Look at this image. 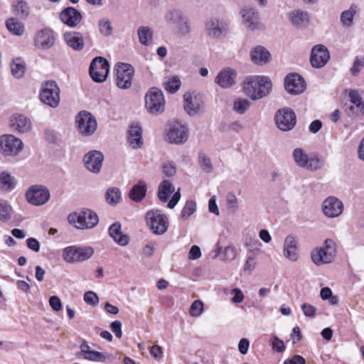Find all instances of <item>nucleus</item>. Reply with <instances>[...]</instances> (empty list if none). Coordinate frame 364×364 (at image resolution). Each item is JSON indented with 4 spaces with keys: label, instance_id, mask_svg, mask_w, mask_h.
<instances>
[{
    "label": "nucleus",
    "instance_id": "obj_24",
    "mask_svg": "<svg viewBox=\"0 0 364 364\" xmlns=\"http://www.w3.org/2000/svg\"><path fill=\"white\" fill-rule=\"evenodd\" d=\"M183 98L184 109L188 114L191 112L198 113L203 111V104L200 97L195 92H186Z\"/></svg>",
    "mask_w": 364,
    "mask_h": 364
},
{
    "label": "nucleus",
    "instance_id": "obj_9",
    "mask_svg": "<svg viewBox=\"0 0 364 364\" xmlns=\"http://www.w3.org/2000/svg\"><path fill=\"white\" fill-rule=\"evenodd\" d=\"M50 198V193L48 188L40 184L31 186L26 192L27 202L35 206L44 205Z\"/></svg>",
    "mask_w": 364,
    "mask_h": 364
},
{
    "label": "nucleus",
    "instance_id": "obj_5",
    "mask_svg": "<svg viewBox=\"0 0 364 364\" xmlns=\"http://www.w3.org/2000/svg\"><path fill=\"white\" fill-rule=\"evenodd\" d=\"M336 254V243L331 239H326L324 246L314 250L311 252V260L317 266L331 263Z\"/></svg>",
    "mask_w": 364,
    "mask_h": 364
},
{
    "label": "nucleus",
    "instance_id": "obj_16",
    "mask_svg": "<svg viewBox=\"0 0 364 364\" xmlns=\"http://www.w3.org/2000/svg\"><path fill=\"white\" fill-rule=\"evenodd\" d=\"M229 24L227 21L212 18L205 23V31L208 35L213 38H220L228 31Z\"/></svg>",
    "mask_w": 364,
    "mask_h": 364
},
{
    "label": "nucleus",
    "instance_id": "obj_33",
    "mask_svg": "<svg viewBox=\"0 0 364 364\" xmlns=\"http://www.w3.org/2000/svg\"><path fill=\"white\" fill-rule=\"evenodd\" d=\"M16 186V179L8 171L0 173V189L3 191L10 192Z\"/></svg>",
    "mask_w": 364,
    "mask_h": 364
},
{
    "label": "nucleus",
    "instance_id": "obj_31",
    "mask_svg": "<svg viewBox=\"0 0 364 364\" xmlns=\"http://www.w3.org/2000/svg\"><path fill=\"white\" fill-rule=\"evenodd\" d=\"M289 16L291 23L297 28L306 27L309 23L310 17L307 11L294 10L291 12Z\"/></svg>",
    "mask_w": 364,
    "mask_h": 364
},
{
    "label": "nucleus",
    "instance_id": "obj_52",
    "mask_svg": "<svg viewBox=\"0 0 364 364\" xmlns=\"http://www.w3.org/2000/svg\"><path fill=\"white\" fill-rule=\"evenodd\" d=\"M181 87V80L177 76L169 79L165 84V89L171 93H175Z\"/></svg>",
    "mask_w": 364,
    "mask_h": 364
},
{
    "label": "nucleus",
    "instance_id": "obj_37",
    "mask_svg": "<svg viewBox=\"0 0 364 364\" xmlns=\"http://www.w3.org/2000/svg\"><path fill=\"white\" fill-rule=\"evenodd\" d=\"M356 9L357 6L352 4L348 10L343 11L341 14L340 20L343 26L350 27L352 26Z\"/></svg>",
    "mask_w": 364,
    "mask_h": 364
},
{
    "label": "nucleus",
    "instance_id": "obj_2",
    "mask_svg": "<svg viewBox=\"0 0 364 364\" xmlns=\"http://www.w3.org/2000/svg\"><path fill=\"white\" fill-rule=\"evenodd\" d=\"M165 132L166 141L170 144L181 145L185 144L189 137L188 127L178 121L168 122Z\"/></svg>",
    "mask_w": 364,
    "mask_h": 364
},
{
    "label": "nucleus",
    "instance_id": "obj_20",
    "mask_svg": "<svg viewBox=\"0 0 364 364\" xmlns=\"http://www.w3.org/2000/svg\"><path fill=\"white\" fill-rule=\"evenodd\" d=\"M104 161V156L102 152L96 150L90 151L83 158L86 168L92 173H99Z\"/></svg>",
    "mask_w": 364,
    "mask_h": 364
},
{
    "label": "nucleus",
    "instance_id": "obj_54",
    "mask_svg": "<svg viewBox=\"0 0 364 364\" xmlns=\"http://www.w3.org/2000/svg\"><path fill=\"white\" fill-rule=\"evenodd\" d=\"M237 256V250L234 246L229 245L226 247L223 250V260L224 261H232Z\"/></svg>",
    "mask_w": 364,
    "mask_h": 364
},
{
    "label": "nucleus",
    "instance_id": "obj_43",
    "mask_svg": "<svg viewBox=\"0 0 364 364\" xmlns=\"http://www.w3.org/2000/svg\"><path fill=\"white\" fill-rule=\"evenodd\" d=\"M348 95L350 102L356 107L357 111L364 113V101L359 92L356 90H350Z\"/></svg>",
    "mask_w": 364,
    "mask_h": 364
},
{
    "label": "nucleus",
    "instance_id": "obj_53",
    "mask_svg": "<svg viewBox=\"0 0 364 364\" xmlns=\"http://www.w3.org/2000/svg\"><path fill=\"white\" fill-rule=\"evenodd\" d=\"M270 344L273 350L278 353H282L285 350L286 347L283 341L279 338L277 336H274L270 339Z\"/></svg>",
    "mask_w": 364,
    "mask_h": 364
},
{
    "label": "nucleus",
    "instance_id": "obj_64",
    "mask_svg": "<svg viewBox=\"0 0 364 364\" xmlns=\"http://www.w3.org/2000/svg\"><path fill=\"white\" fill-rule=\"evenodd\" d=\"M305 359L299 355L293 356L290 359L284 360V364H305Z\"/></svg>",
    "mask_w": 364,
    "mask_h": 364
},
{
    "label": "nucleus",
    "instance_id": "obj_55",
    "mask_svg": "<svg viewBox=\"0 0 364 364\" xmlns=\"http://www.w3.org/2000/svg\"><path fill=\"white\" fill-rule=\"evenodd\" d=\"M364 68V57L360 58L356 57L353 65L350 69L353 75L356 76L359 74L360 70Z\"/></svg>",
    "mask_w": 364,
    "mask_h": 364
},
{
    "label": "nucleus",
    "instance_id": "obj_35",
    "mask_svg": "<svg viewBox=\"0 0 364 364\" xmlns=\"http://www.w3.org/2000/svg\"><path fill=\"white\" fill-rule=\"evenodd\" d=\"M173 27L180 36H187L191 32V23L184 14L181 17L178 23H176Z\"/></svg>",
    "mask_w": 364,
    "mask_h": 364
},
{
    "label": "nucleus",
    "instance_id": "obj_23",
    "mask_svg": "<svg viewBox=\"0 0 364 364\" xmlns=\"http://www.w3.org/2000/svg\"><path fill=\"white\" fill-rule=\"evenodd\" d=\"M283 253L284 257L291 262L299 259V242L296 237L289 235L284 241Z\"/></svg>",
    "mask_w": 364,
    "mask_h": 364
},
{
    "label": "nucleus",
    "instance_id": "obj_8",
    "mask_svg": "<svg viewBox=\"0 0 364 364\" xmlns=\"http://www.w3.org/2000/svg\"><path fill=\"white\" fill-rule=\"evenodd\" d=\"M22 141L12 134L0 136V151L5 156H14L23 149Z\"/></svg>",
    "mask_w": 364,
    "mask_h": 364
},
{
    "label": "nucleus",
    "instance_id": "obj_22",
    "mask_svg": "<svg viewBox=\"0 0 364 364\" xmlns=\"http://www.w3.org/2000/svg\"><path fill=\"white\" fill-rule=\"evenodd\" d=\"M9 127L14 132L23 134L31 129L32 122L26 115H12L9 119Z\"/></svg>",
    "mask_w": 364,
    "mask_h": 364
},
{
    "label": "nucleus",
    "instance_id": "obj_32",
    "mask_svg": "<svg viewBox=\"0 0 364 364\" xmlns=\"http://www.w3.org/2000/svg\"><path fill=\"white\" fill-rule=\"evenodd\" d=\"M174 191L175 188L172 183L169 180H164L159 186L158 198L161 202L166 203Z\"/></svg>",
    "mask_w": 364,
    "mask_h": 364
},
{
    "label": "nucleus",
    "instance_id": "obj_18",
    "mask_svg": "<svg viewBox=\"0 0 364 364\" xmlns=\"http://www.w3.org/2000/svg\"><path fill=\"white\" fill-rule=\"evenodd\" d=\"M241 14L244 23L252 31L264 29V26L259 21V14L255 9L245 7L242 10Z\"/></svg>",
    "mask_w": 364,
    "mask_h": 364
},
{
    "label": "nucleus",
    "instance_id": "obj_36",
    "mask_svg": "<svg viewBox=\"0 0 364 364\" xmlns=\"http://www.w3.org/2000/svg\"><path fill=\"white\" fill-rule=\"evenodd\" d=\"M83 357L85 359L97 362H105L107 360L112 361L114 359V356L112 354L101 353L95 350H90L87 352L83 355Z\"/></svg>",
    "mask_w": 364,
    "mask_h": 364
},
{
    "label": "nucleus",
    "instance_id": "obj_56",
    "mask_svg": "<svg viewBox=\"0 0 364 364\" xmlns=\"http://www.w3.org/2000/svg\"><path fill=\"white\" fill-rule=\"evenodd\" d=\"M255 259L256 258L255 256L248 257L243 267V271L245 273L250 274L255 269V268L257 266V262L255 261Z\"/></svg>",
    "mask_w": 364,
    "mask_h": 364
},
{
    "label": "nucleus",
    "instance_id": "obj_28",
    "mask_svg": "<svg viewBox=\"0 0 364 364\" xmlns=\"http://www.w3.org/2000/svg\"><path fill=\"white\" fill-rule=\"evenodd\" d=\"M250 58L255 64L264 65L269 63L271 54L264 47L257 46L251 50Z\"/></svg>",
    "mask_w": 364,
    "mask_h": 364
},
{
    "label": "nucleus",
    "instance_id": "obj_4",
    "mask_svg": "<svg viewBox=\"0 0 364 364\" xmlns=\"http://www.w3.org/2000/svg\"><path fill=\"white\" fill-rule=\"evenodd\" d=\"M146 221L154 234L161 235L168 228L169 223L166 215L159 210L152 209L146 213Z\"/></svg>",
    "mask_w": 364,
    "mask_h": 364
},
{
    "label": "nucleus",
    "instance_id": "obj_11",
    "mask_svg": "<svg viewBox=\"0 0 364 364\" xmlns=\"http://www.w3.org/2000/svg\"><path fill=\"white\" fill-rule=\"evenodd\" d=\"M109 70L108 61L102 57H96L90 63L89 73L95 82H102L107 79Z\"/></svg>",
    "mask_w": 364,
    "mask_h": 364
},
{
    "label": "nucleus",
    "instance_id": "obj_62",
    "mask_svg": "<svg viewBox=\"0 0 364 364\" xmlns=\"http://www.w3.org/2000/svg\"><path fill=\"white\" fill-rule=\"evenodd\" d=\"M227 202L228 204V209L231 210L232 212L237 210L238 208L237 198L235 195H228L227 198Z\"/></svg>",
    "mask_w": 364,
    "mask_h": 364
},
{
    "label": "nucleus",
    "instance_id": "obj_19",
    "mask_svg": "<svg viewBox=\"0 0 364 364\" xmlns=\"http://www.w3.org/2000/svg\"><path fill=\"white\" fill-rule=\"evenodd\" d=\"M329 59L328 50L324 46L316 45L312 48L310 62L314 68H320L323 67Z\"/></svg>",
    "mask_w": 364,
    "mask_h": 364
},
{
    "label": "nucleus",
    "instance_id": "obj_1",
    "mask_svg": "<svg viewBox=\"0 0 364 364\" xmlns=\"http://www.w3.org/2000/svg\"><path fill=\"white\" fill-rule=\"evenodd\" d=\"M271 87V81L267 77H247L242 84L244 92L252 100H258L266 96L269 94Z\"/></svg>",
    "mask_w": 364,
    "mask_h": 364
},
{
    "label": "nucleus",
    "instance_id": "obj_3",
    "mask_svg": "<svg viewBox=\"0 0 364 364\" xmlns=\"http://www.w3.org/2000/svg\"><path fill=\"white\" fill-rule=\"evenodd\" d=\"M68 221L76 228L84 230L95 227L99 218L97 215L90 209H84L79 213H73L68 215Z\"/></svg>",
    "mask_w": 364,
    "mask_h": 364
},
{
    "label": "nucleus",
    "instance_id": "obj_34",
    "mask_svg": "<svg viewBox=\"0 0 364 364\" xmlns=\"http://www.w3.org/2000/svg\"><path fill=\"white\" fill-rule=\"evenodd\" d=\"M146 193V183L144 182L139 181L137 184L133 186L130 191L129 197L132 200L139 202L145 197Z\"/></svg>",
    "mask_w": 364,
    "mask_h": 364
},
{
    "label": "nucleus",
    "instance_id": "obj_17",
    "mask_svg": "<svg viewBox=\"0 0 364 364\" xmlns=\"http://www.w3.org/2000/svg\"><path fill=\"white\" fill-rule=\"evenodd\" d=\"M127 143L133 149H139L144 145L142 128L139 122H132L127 130Z\"/></svg>",
    "mask_w": 364,
    "mask_h": 364
},
{
    "label": "nucleus",
    "instance_id": "obj_21",
    "mask_svg": "<svg viewBox=\"0 0 364 364\" xmlns=\"http://www.w3.org/2000/svg\"><path fill=\"white\" fill-rule=\"evenodd\" d=\"M322 210L328 218H336L343 210V203L336 197H329L323 202Z\"/></svg>",
    "mask_w": 364,
    "mask_h": 364
},
{
    "label": "nucleus",
    "instance_id": "obj_15",
    "mask_svg": "<svg viewBox=\"0 0 364 364\" xmlns=\"http://www.w3.org/2000/svg\"><path fill=\"white\" fill-rule=\"evenodd\" d=\"M75 123L77 131L84 136L92 135L97 127V120L94 115H77Z\"/></svg>",
    "mask_w": 364,
    "mask_h": 364
},
{
    "label": "nucleus",
    "instance_id": "obj_30",
    "mask_svg": "<svg viewBox=\"0 0 364 364\" xmlns=\"http://www.w3.org/2000/svg\"><path fill=\"white\" fill-rule=\"evenodd\" d=\"M274 122L281 131L288 132L291 130L296 124V115H275Z\"/></svg>",
    "mask_w": 364,
    "mask_h": 364
},
{
    "label": "nucleus",
    "instance_id": "obj_57",
    "mask_svg": "<svg viewBox=\"0 0 364 364\" xmlns=\"http://www.w3.org/2000/svg\"><path fill=\"white\" fill-rule=\"evenodd\" d=\"M84 301L89 305L95 306L98 304L99 298L93 291H87L84 294Z\"/></svg>",
    "mask_w": 364,
    "mask_h": 364
},
{
    "label": "nucleus",
    "instance_id": "obj_45",
    "mask_svg": "<svg viewBox=\"0 0 364 364\" xmlns=\"http://www.w3.org/2000/svg\"><path fill=\"white\" fill-rule=\"evenodd\" d=\"M14 12L21 18L27 17L30 13L28 3L24 1H18L14 5Z\"/></svg>",
    "mask_w": 364,
    "mask_h": 364
},
{
    "label": "nucleus",
    "instance_id": "obj_39",
    "mask_svg": "<svg viewBox=\"0 0 364 364\" xmlns=\"http://www.w3.org/2000/svg\"><path fill=\"white\" fill-rule=\"evenodd\" d=\"M6 26L8 30L14 35L21 36L24 32L23 24L17 18H11L6 21Z\"/></svg>",
    "mask_w": 364,
    "mask_h": 364
},
{
    "label": "nucleus",
    "instance_id": "obj_49",
    "mask_svg": "<svg viewBox=\"0 0 364 364\" xmlns=\"http://www.w3.org/2000/svg\"><path fill=\"white\" fill-rule=\"evenodd\" d=\"M11 207L6 201L0 202V220L7 221L11 218Z\"/></svg>",
    "mask_w": 364,
    "mask_h": 364
},
{
    "label": "nucleus",
    "instance_id": "obj_59",
    "mask_svg": "<svg viewBox=\"0 0 364 364\" xmlns=\"http://www.w3.org/2000/svg\"><path fill=\"white\" fill-rule=\"evenodd\" d=\"M231 294L233 295L232 298V301L235 304H240L241 302H242V301L244 300V294L242 293V291L238 289V288H235L232 290V292Z\"/></svg>",
    "mask_w": 364,
    "mask_h": 364
},
{
    "label": "nucleus",
    "instance_id": "obj_46",
    "mask_svg": "<svg viewBox=\"0 0 364 364\" xmlns=\"http://www.w3.org/2000/svg\"><path fill=\"white\" fill-rule=\"evenodd\" d=\"M198 164L201 169L205 173L212 172L213 167L210 158L203 152L198 154Z\"/></svg>",
    "mask_w": 364,
    "mask_h": 364
},
{
    "label": "nucleus",
    "instance_id": "obj_12",
    "mask_svg": "<svg viewBox=\"0 0 364 364\" xmlns=\"http://www.w3.org/2000/svg\"><path fill=\"white\" fill-rule=\"evenodd\" d=\"M55 41V32L49 28H46L36 33L34 44L38 49L47 50L54 46Z\"/></svg>",
    "mask_w": 364,
    "mask_h": 364
},
{
    "label": "nucleus",
    "instance_id": "obj_60",
    "mask_svg": "<svg viewBox=\"0 0 364 364\" xmlns=\"http://www.w3.org/2000/svg\"><path fill=\"white\" fill-rule=\"evenodd\" d=\"M323 165L322 160L317 158L309 159L308 168L311 170L320 169Z\"/></svg>",
    "mask_w": 364,
    "mask_h": 364
},
{
    "label": "nucleus",
    "instance_id": "obj_50",
    "mask_svg": "<svg viewBox=\"0 0 364 364\" xmlns=\"http://www.w3.org/2000/svg\"><path fill=\"white\" fill-rule=\"evenodd\" d=\"M250 105V102L247 99L239 98L234 102V110L240 114L245 113Z\"/></svg>",
    "mask_w": 364,
    "mask_h": 364
},
{
    "label": "nucleus",
    "instance_id": "obj_10",
    "mask_svg": "<svg viewBox=\"0 0 364 364\" xmlns=\"http://www.w3.org/2000/svg\"><path fill=\"white\" fill-rule=\"evenodd\" d=\"M145 106L151 113L164 111L165 100L162 91L156 87H151L145 95Z\"/></svg>",
    "mask_w": 364,
    "mask_h": 364
},
{
    "label": "nucleus",
    "instance_id": "obj_61",
    "mask_svg": "<svg viewBox=\"0 0 364 364\" xmlns=\"http://www.w3.org/2000/svg\"><path fill=\"white\" fill-rule=\"evenodd\" d=\"M49 304L51 308L55 311H58L62 309L61 301L57 296H50L49 299Z\"/></svg>",
    "mask_w": 364,
    "mask_h": 364
},
{
    "label": "nucleus",
    "instance_id": "obj_51",
    "mask_svg": "<svg viewBox=\"0 0 364 364\" xmlns=\"http://www.w3.org/2000/svg\"><path fill=\"white\" fill-rule=\"evenodd\" d=\"M203 311V303L200 300L194 301L191 305L189 314L193 317L200 316Z\"/></svg>",
    "mask_w": 364,
    "mask_h": 364
},
{
    "label": "nucleus",
    "instance_id": "obj_26",
    "mask_svg": "<svg viewBox=\"0 0 364 364\" xmlns=\"http://www.w3.org/2000/svg\"><path fill=\"white\" fill-rule=\"evenodd\" d=\"M237 73L230 68L222 70L216 76L215 82L223 88H228L235 83Z\"/></svg>",
    "mask_w": 364,
    "mask_h": 364
},
{
    "label": "nucleus",
    "instance_id": "obj_44",
    "mask_svg": "<svg viewBox=\"0 0 364 364\" xmlns=\"http://www.w3.org/2000/svg\"><path fill=\"white\" fill-rule=\"evenodd\" d=\"M105 198L109 205H115L121 200V192L117 188H109L107 189Z\"/></svg>",
    "mask_w": 364,
    "mask_h": 364
},
{
    "label": "nucleus",
    "instance_id": "obj_48",
    "mask_svg": "<svg viewBox=\"0 0 364 364\" xmlns=\"http://www.w3.org/2000/svg\"><path fill=\"white\" fill-rule=\"evenodd\" d=\"M196 210V203L193 200H188L181 213V218L183 220L187 219Z\"/></svg>",
    "mask_w": 364,
    "mask_h": 364
},
{
    "label": "nucleus",
    "instance_id": "obj_40",
    "mask_svg": "<svg viewBox=\"0 0 364 364\" xmlns=\"http://www.w3.org/2000/svg\"><path fill=\"white\" fill-rule=\"evenodd\" d=\"M11 70L12 75L16 78H21L23 76L26 70L24 61L21 58L14 60L11 64Z\"/></svg>",
    "mask_w": 364,
    "mask_h": 364
},
{
    "label": "nucleus",
    "instance_id": "obj_29",
    "mask_svg": "<svg viewBox=\"0 0 364 364\" xmlns=\"http://www.w3.org/2000/svg\"><path fill=\"white\" fill-rule=\"evenodd\" d=\"M109 235L119 245L125 246L129 243V237L122 231V225L117 222L110 225Z\"/></svg>",
    "mask_w": 364,
    "mask_h": 364
},
{
    "label": "nucleus",
    "instance_id": "obj_25",
    "mask_svg": "<svg viewBox=\"0 0 364 364\" xmlns=\"http://www.w3.org/2000/svg\"><path fill=\"white\" fill-rule=\"evenodd\" d=\"M60 21L69 27H76L82 21L80 12L74 7H67L59 15Z\"/></svg>",
    "mask_w": 364,
    "mask_h": 364
},
{
    "label": "nucleus",
    "instance_id": "obj_47",
    "mask_svg": "<svg viewBox=\"0 0 364 364\" xmlns=\"http://www.w3.org/2000/svg\"><path fill=\"white\" fill-rule=\"evenodd\" d=\"M98 28L100 33L105 36H109L112 35L113 28L111 22L108 18H104L99 21Z\"/></svg>",
    "mask_w": 364,
    "mask_h": 364
},
{
    "label": "nucleus",
    "instance_id": "obj_42",
    "mask_svg": "<svg viewBox=\"0 0 364 364\" xmlns=\"http://www.w3.org/2000/svg\"><path fill=\"white\" fill-rule=\"evenodd\" d=\"M137 34L139 42L144 46L149 44V41H151L153 36V32L149 26H140L138 28Z\"/></svg>",
    "mask_w": 364,
    "mask_h": 364
},
{
    "label": "nucleus",
    "instance_id": "obj_41",
    "mask_svg": "<svg viewBox=\"0 0 364 364\" xmlns=\"http://www.w3.org/2000/svg\"><path fill=\"white\" fill-rule=\"evenodd\" d=\"M293 157L298 166L301 167H306L308 166L309 156L302 149H295L293 151Z\"/></svg>",
    "mask_w": 364,
    "mask_h": 364
},
{
    "label": "nucleus",
    "instance_id": "obj_7",
    "mask_svg": "<svg viewBox=\"0 0 364 364\" xmlns=\"http://www.w3.org/2000/svg\"><path fill=\"white\" fill-rule=\"evenodd\" d=\"M40 100L49 107H58L60 102V88L55 81H47L42 85Z\"/></svg>",
    "mask_w": 364,
    "mask_h": 364
},
{
    "label": "nucleus",
    "instance_id": "obj_14",
    "mask_svg": "<svg viewBox=\"0 0 364 364\" xmlns=\"http://www.w3.org/2000/svg\"><path fill=\"white\" fill-rule=\"evenodd\" d=\"M134 68L127 63H119L117 67V85L122 89L131 87L134 76Z\"/></svg>",
    "mask_w": 364,
    "mask_h": 364
},
{
    "label": "nucleus",
    "instance_id": "obj_38",
    "mask_svg": "<svg viewBox=\"0 0 364 364\" xmlns=\"http://www.w3.org/2000/svg\"><path fill=\"white\" fill-rule=\"evenodd\" d=\"M183 12L178 9H172L168 10L164 14V21L165 23L173 27L176 23H178V21L181 20V17L183 15Z\"/></svg>",
    "mask_w": 364,
    "mask_h": 364
},
{
    "label": "nucleus",
    "instance_id": "obj_27",
    "mask_svg": "<svg viewBox=\"0 0 364 364\" xmlns=\"http://www.w3.org/2000/svg\"><path fill=\"white\" fill-rule=\"evenodd\" d=\"M63 38L67 46L75 51H80L85 47L84 38L80 32H65L63 34Z\"/></svg>",
    "mask_w": 364,
    "mask_h": 364
},
{
    "label": "nucleus",
    "instance_id": "obj_58",
    "mask_svg": "<svg viewBox=\"0 0 364 364\" xmlns=\"http://www.w3.org/2000/svg\"><path fill=\"white\" fill-rule=\"evenodd\" d=\"M301 309L306 317L314 318L316 315V308L313 305L304 303L301 305Z\"/></svg>",
    "mask_w": 364,
    "mask_h": 364
},
{
    "label": "nucleus",
    "instance_id": "obj_6",
    "mask_svg": "<svg viewBox=\"0 0 364 364\" xmlns=\"http://www.w3.org/2000/svg\"><path fill=\"white\" fill-rule=\"evenodd\" d=\"M93 253L94 250L90 247H81L73 245L63 249V258L66 262L74 264L90 259Z\"/></svg>",
    "mask_w": 364,
    "mask_h": 364
},
{
    "label": "nucleus",
    "instance_id": "obj_63",
    "mask_svg": "<svg viewBox=\"0 0 364 364\" xmlns=\"http://www.w3.org/2000/svg\"><path fill=\"white\" fill-rule=\"evenodd\" d=\"M111 330L115 334V336L120 338L122 336V323L119 321H114L111 323Z\"/></svg>",
    "mask_w": 364,
    "mask_h": 364
},
{
    "label": "nucleus",
    "instance_id": "obj_13",
    "mask_svg": "<svg viewBox=\"0 0 364 364\" xmlns=\"http://www.w3.org/2000/svg\"><path fill=\"white\" fill-rule=\"evenodd\" d=\"M284 87L288 93L297 95L305 91L306 84L301 75L297 73H290L284 79Z\"/></svg>",
    "mask_w": 364,
    "mask_h": 364
}]
</instances>
